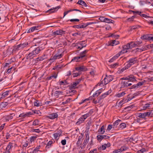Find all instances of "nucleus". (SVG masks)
Returning <instances> with one entry per match:
<instances>
[{
    "label": "nucleus",
    "instance_id": "f257e3e1",
    "mask_svg": "<svg viewBox=\"0 0 153 153\" xmlns=\"http://www.w3.org/2000/svg\"><path fill=\"white\" fill-rule=\"evenodd\" d=\"M44 48L42 47L39 46L35 48L27 56V59H30L36 56L37 55L40 53L43 50Z\"/></svg>",
    "mask_w": 153,
    "mask_h": 153
},
{
    "label": "nucleus",
    "instance_id": "f03ea898",
    "mask_svg": "<svg viewBox=\"0 0 153 153\" xmlns=\"http://www.w3.org/2000/svg\"><path fill=\"white\" fill-rule=\"evenodd\" d=\"M151 113L150 112H147L143 113H139L138 114V117L145 119H146L150 116Z\"/></svg>",
    "mask_w": 153,
    "mask_h": 153
},
{
    "label": "nucleus",
    "instance_id": "7ed1b4c3",
    "mask_svg": "<svg viewBox=\"0 0 153 153\" xmlns=\"http://www.w3.org/2000/svg\"><path fill=\"white\" fill-rule=\"evenodd\" d=\"M15 114L14 113L10 114H9L5 115L2 118L4 121L7 122L13 119V117L15 116Z\"/></svg>",
    "mask_w": 153,
    "mask_h": 153
},
{
    "label": "nucleus",
    "instance_id": "20e7f679",
    "mask_svg": "<svg viewBox=\"0 0 153 153\" xmlns=\"http://www.w3.org/2000/svg\"><path fill=\"white\" fill-rule=\"evenodd\" d=\"M137 62V59L136 58H134L130 59L128 61L125 63V64H126L129 68Z\"/></svg>",
    "mask_w": 153,
    "mask_h": 153
},
{
    "label": "nucleus",
    "instance_id": "39448f33",
    "mask_svg": "<svg viewBox=\"0 0 153 153\" xmlns=\"http://www.w3.org/2000/svg\"><path fill=\"white\" fill-rule=\"evenodd\" d=\"M146 82V80H143L141 82H139L137 84H134L131 86L130 88V89H137V88H139L141 86L143 85L144 83Z\"/></svg>",
    "mask_w": 153,
    "mask_h": 153
},
{
    "label": "nucleus",
    "instance_id": "423d86ee",
    "mask_svg": "<svg viewBox=\"0 0 153 153\" xmlns=\"http://www.w3.org/2000/svg\"><path fill=\"white\" fill-rule=\"evenodd\" d=\"M132 85V83H130L129 81H122L121 85V88H124L128 87V86H130Z\"/></svg>",
    "mask_w": 153,
    "mask_h": 153
},
{
    "label": "nucleus",
    "instance_id": "0eeeda50",
    "mask_svg": "<svg viewBox=\"0 0 153 153\" xmlns=\"http://www.w3.org/2000/svg\"><path fill=\"white\" fill-rule=\"evenodd\" d=\"M127 52V51H125V50H122V51L119 52L118 53L115 55L114 57H113L109 61V62H112L114 61V60L118 58L122 53H123Z\"/></svg>",
    "mask_w": 153,
    "mask_h": 153
},
{
    "label": "nucleus",
    "instance_id": "6e6552de",
    "mask_svg": "<svg viewBox=\"0 0 153 153\" xmlns=\"http://www.w3.org/2000/svg\"><path fill=\"white\" fill-rule=\"evenodd\" d=\"M111 146V144L110 143H108L107 144L105 143L98 147V150L100 152H101L102 150L105 149L107 147H110Z\"/></svg>",
    "mask_w": 153,
    "mask_h": 153
},
{
    "label": "nucleus",
    "instance_id": "1a4fd4ad",
    "mask_svg": "<svg viewBox=\"0 0 153 153\" xmlns=\"http://www.w3.org/2000/svg\"><path fill=\"white\" fill-rule=\"evenodd\" d=\"M75 70L79 73L81 72H84L87 70V68L84 66H79L75 68Z\"/></svg>",
    "mask_w": 153,
    "mask_h": 153
},
{
    "label": "nucleus",
    "instance_id": "9d476101",
    "mask_svg": "<svg viewBox=\"0 0 153 153\" xmlns=\"http://www.w3.org/2000/svg\"><path fill=\"white\" fill-rule=\"evenodd\" d=\"M33 114V113L30 112L23 113L19 115V117H21L22 118H25L29 117Z\"/></svg>",
    "mask_w": 153,
    "mask_h": 153
},
{
    "label": "nucleus",
    "instance_id": "9b49d317",
    "mask_svg": "<svg viewBox=\"0 0 153 153\" xmlns=\"http://www.w3.org/2000/svg\"><path fill=\"white\" fill-rule=\"evenodd\" d=\"M88 51L87 50H85L84 51L81 52L79 53V56L82 59L83 61H84L86 59V53H87Z\"/></svg>",
    "mask_w": 153,
    "mask_h": 153
},
{
    "label": "nucleus",
    "instance_id": "f8f14e48",
    "mask_svg": "<svg viewBox=\"0 0 153 153\" xmlns=\"http://www.w3.org/2000/svg\"><path fill=\"white\" fill-rule=\"evenodd\" d=\"M85 41H82L79 42L77 43V45H76V46L77 47V49H81L85 47L86 45V44L85 43H83V42Z\"/></svg>",
    "mask_w": 153,
    "mask_h": 153
},
{
    "label": "nucleus",
    "instance_id": "ddd939ff",
    "mask_svg": "<svg viewBox=\"0 0 153 153\" xmlns=\"http://www.w3.org/2000/svg\"><path fill=\"white\" fill-rule=\"evenodd\" d=\"M13 53V50L11 49H8L7 50L3 52V56L5 57L7 56L10 55Z\"/></svg>",
    "mask_w": 153,
    "mask_h": 153
},
{
    "label": "nucleus",
    "instance_id": "4468645a",
    "mask_svg": "<svg viewBox=\"0 0 153 153\" xmlns=\"http://www.w3.org/2000/svg\"><path fill=\"white\" fill-rule=\"evenodd\" d=\"M109 137L105 135H98L97 136V140L99 142H100L104 139H108Z\"/></svg>",
    "mask_w": 153,
    "mask_h": 153
},
{
    "label": "nucleus",
    "instance_id": "2eb2a0df",
    "mask_svg": "<svg viewBox=\"0 0 153 153\" xmlns=\"http://www.w3.org/2000/svg\"><path fill=\"white\" fill-rule=\"evenodd\" d=\"M63 55V53H61L60 54H56L52 57L50 59L52 62L54 61V60L57 59H59L61 58Z\"/></svg>",
    "mask_w": 153,
    "mask_h": 153
},
{
    "label": "nucleus",
    "instance_id": "dca6fc26",
    "mask_svg": "<svg viewBox=\"0 0 153 153\" xmlns=\"http://www.w3.org/2000/svg\"><path fill=\"white\" fill-rule=\"evenodd\" d=\"M13 147V143L10 142L7 146L6 149V153H10L11 148Z\"/></svg>",
    "mask_w": 153,
    "mask_h": 153
},
{
    "label": "nucleus",
    "instance_id": "f3484780",
    "mask_svg": "<svg viewBox=\"0 0 153 153\" xmlns=\"http://www.w3.org/2000/svg\"><path fill=\"white\" fill-rule=\"evenodd\" d=\"M85 138L83 143V146H85L88 142L89 139V135L88 133H86L85 134Z\"/></svg>",
    "mask_w": 153,
    "mask_h": 153
},
{
    "label": "nucleus",
    "instance_id": "a211bd4d",
    "mask_svg": "<svg viewBox=\"0 0 153 153\" xmlns=\"http://www.w3.org/2000/svg\"><path fill=\"white\" fill-rule=\"evenodd\" d=\"M28 44L27 43H25L23 44H21L16 46L15 48L16 49H20L21 48H23L26 47Z\"/></svg>",
    "mask_w": 153,
    "mask_h": 153
},
{
    "label": "nucleus",
    "instance_id": "6ab92c4d",
    "mask_svg": "<svg viewBox=\"0 0 153 153\" xmlns=\"http://www.w3.org/2000/svg\"><path fill=\"white\" fill-rule=\"evenodd\" d=\"M58 116V114L56 113H53L50 114L48 116V118L51 119H53L57 118Z\"/></svg>",
    "mask_w": 153,
    "mask_h": 153
},
{
    "label": "nucleus",
    "instance_id": "aec40b11",
    "mask_svg": "<svg viewBox=\"0 0 153 153\" xmlns=\"http://www.w3.org/2000/svg\"><path fill=\"white\" fill-rule=\"evenodd\" d=\"M128 81L130 82H135L137 81L136 77L133 75L130 74L128 76Z\"/></svg>",
    "mask_w": 153,
    "mask_h": 153
},
{
    "label": "nucleus",
    "instance_id": "412c9836",
    "mask_svg": "<svg viewBox=\"0 0 153 153\" xmlns=\"http://www.w3.org/2000/svg\"><path fill=\"white\" fill-rule=\"evenodd\" d=\"M65 33V31L61 30H57L53 32L54 35H62Z\"/></svg>",
    "mask_w": 153,
    "mask_h": 153
},
{
    "label": "nucleus",
    "instance_id": "4be33fe9",
    "mask_svg": "<svg viewBox=\"0 0 153 153\" xmlns=\"http://www.w3.org/2000/svg\"><path fill=\"white\" fill-rule=\"evenodd\" d=\"M119 43V42L116 40H114L112 41H110L108 42V46L111 45L113 46L114 45H116Z\"/></svg>",
    "mask_w": 153,
    "mask_h": 153
},
{
    "label": "nucleus",
    "instance_id": "5701e85b",
    "mask_svg": "<svg viewBox=\"0 0 153 153\" xmlns=\"http://www.w3.org/2000/svg\"><path fill=\"white\" fill-rule=\"evenodd\" d=\"M125 66L122 68H119L118 71V72L119 74H122L125 70L129 68L128 66L126 64H125Z\"/></svg>",
    "mask_w": 153,
    "mask_h": 153
},
{
    "label": "nucleus",
    "instance_id": "b1692460",
    "mask_svg": "<svg viewBox=\"0 0 153 153\" xmlns=\"http://www.w3.org/2000/svg\"><path fill=\"white\" fill-rule=\"evenodd\" d=\"M75 61L76 62L83 61L82 59L79 56H76L74 57L71 60V61Z\"/></svg>",
    "mask_w": 153,
    "mask_h": 153
},
{
    "label": "nucleus",
    "instance_id": "393cba45",
    "mask_svg": "<svg viewBox=\"0 0 153 153\" xmlns=\"http://www.w3.org/2000/svg\"><path fill=\"white\" fill-rule=\"evenodd\" d=\"M9 91H7L4 92L1 94V97H0V99H3L5 97H7L9 95Z\"/></svg>",
    "mask_w": 153,
    "mask_h": 153
},
{
    "label": "nucleus",
    "instance_id": "a878e982",
    "mask_svg": "<svg viewBox=\"0 0 153 153\" xmlns=\"http://www.w3.org/2000/svg\"><path fill=\"white\" fill-rule=\"evenodd\" d=\"M131 43H128L126 45H124L123 46V50L127 51V50H128L130 48H131Z\"/></svg>",
    "mask_w": 153,
    "mask_h": 153
},
{
    "label": "nucleus",
    "instance_id": "bb28decb",
    "mask_svg": "<svg viewBox=\"0 0 153 153\" xmlns=\"http://www.w3.org/2000/svg\"><path fill=\"white\" fill-rule=\"evenodd\" d=\"M121 121V120H118L115 121L112 125L113 126V128L115 129L117 127V126L119 125V123Z\"/></svg>",
    "mask_w": 153,
    "mask_h": 153
},
{
    "label": "nucleus",
    "instance_id": "cd10ccee",
    "mask_svg": "<svg viewBox=\"0 0 153 153\" xmlns=\"http://www.w3.org/2000/svg\"><path fill=\"white\" fill-rule=\"evenodd\" d=\"M150 36V34H145L143 36H141L140 37V38L142 39L148 40H149Z\"/></svg>",
    "mask_w": 153,
    "mask_h": 153
},
{
    "label": "nucleus",
    "instance_id": "c85d7f7f",
    "mask_svg": "<svg viewBox=\"0 0 153 153\" xmlns=\"http://www.w3.org/2000/svg\"><path fill=\"white\" fill-rule=\"evenodd\" d=\"M150 103H146L144 104H143L142 106H143V110H146V109L149 108V107H150Z\"/></svg>",
    "mask_w": 153,
    "mask_h": 153
},
{
    "label": "nucleus",
    "instance_id": "c756f323",
    "mask_svg": "<svg viewBox=\"0 0 153 153\" xmlns=\"http://www.w3.org/2000/svg\"><path fill=\"white\" fill-rule=\"evenodd\" d=\"M34 106L38 107L41 106L42 105V104L40 101L38 100H36L34 102Z\"/></svg>",
    "mask_w": 153,
    "mask_h": 153
},
{
    "label": "nucleus",
    "instance_id": "7c9ffc66",
    "mask_svg": "<svg viewBox=\"0 0 153 153\" xmlns=\"http://www.w3.org/2000/svg\"><path fill=\"white\" fill-rule=\"evenodd\" d=\"M85 120L83 118L82 116L78 120V121H77L76 123V124L77 125H79L80 124L83 123L85 121Z\"/></svg>",
    "mask_w": 153,
    "mask_h": 153
},
{
    "label": "nucleus",
    "instance_id": "2f4dec72",
    "mask_svg": "<svg viewBox=\"0 0 153 153\" xmlns=\"http://www.w3.org/2000/svg\"><path fill=\"white\" fill-rule=\"evenodd\" d=\"M62 133L61 131H58L57 132L54 133L53 134V136L54 138L56 139H58V138H57L59 137L61 135Z\"/></svg>",
    "mask_w": 153,
    "mask_h": 153
},
{
    "label": "nucleus",
    "instance_id": "473e14b6",
    "mask_svg": "<svg viewBox=\"0 0 153 153\" xmlns=\"http://www.w3.org/2000/svg\"><path fill=\"white\" fill-rule=\"evenodd\" d=\"M126 127V124L125 123H122L119 125L117 128V129H121L124 128Z\"/></svg>",
    "mask_w": 153,
    "mask_h": 153
},
{
    "label": "nucleus",
    "instance_id": "72a5a7b5",
    "mask_svg": "<svg viewBox=\"0 0 153 153\" xmlns=\"http://www.w3.org/2000/svg\"><path fill=\"white\" fill-rule=\"evenodd\" d=\"M77 4L85 7L87 6V5L86 3L84 1L82 0L79 1Z\"/></svg>",
    "mask_w": 153,
    "mask_h": 153
},
{
    "label": "nucleus",
    "instance_id": "f704fd0d",
    "mask_svg": "<svg viewBox=\"0 0 153 153\" xmlns=\"http://www.w3.org/2000/svg\"><path fill=\"white\" fill-rule=\"evenodd\" d=\"M109 82L106 76L104 78V79L102 81L101 83V84L102 85H106Z\"/></svg>",
    "mask_w": 153,
    "mask_h": 153
},
{
    "label": "nucleus",
    "instance_id": "c9c22d12",
    "mask_svg": "<svg viewBox=\"0 0 153 153\" xmlns=\"http://www.w3.org/2000/svg\"><path fill=\"white\" fill-rule=\"evenodd\" d=\"M78 11L80 12H81L79 10H77L76 9H71L70 10H69L68 11H65L64 13V16L63 17H65V16L68 13H69L73 11Z\"/></svg>",
    "mask_w": 153,
    "mask_h": 153
},
{
    "label": "nucleus",
    "instance_id": "e433bc0d",
    "mask_svg": "<svg viewBox=\"0 0 153 153\" xmlns=\"http://www.w3.org/2000/svg\"><path fill=\"white\" fill-rule=\"evenodd\" d=\"M59 8V6H57L55 8H53V9H51L49 10L48 11L50 13L55 12L57 11V10Z\"/></svg>",
    "mask_w": 153,
    "mask_h": 153
},
{
    "label": "nucleus",
    "instance_id": "4c0bfd02",
    "mask_svg": "<svg viewBox=\"0 0 153 153\" xmlns=\"http://www.w3.org/2000/svg\"><path fill=\"white\" fill-rule=\"evenodd\" d=\"M98 132L100 133V134H104L105 132V130L104 128V126L103 125L100 129L98 130Z\"/></svg>",
    "mask_w": 153,
    "mask_h": 153
},
{
    "label": "nucleus",
    "instance_id": "58836bf2",
    "mask_svg": "<svg viewBox=\"0 0 153 153\" xmlns=\"http://www.w3.org/2000/svg\"><path fill=\"white\" fill-rule=\"evenodd\" d=\"M53 142L52 141L50 140L47 143L45 147L46 149H48L51 147L52 145Z\"/></svg>",
    "mask_w": 153,
    "mask_h": 153
},
{
    "label": "nucleus",
    "instance_id": "ea45409f",
    "mask_svg": "<svg viewBox=\"0 0 153 153\" xmlns=\"http://www.w3.org/2000/svg\"><path fill=\"white\" fill-rule=\"evenodd\" d=\"M102 92V91L101 89L95 92L94 94L93 95V97H95L96 96L97 97L98 95H99Z\"/></svg>",
    "mask_w": 153,
    "mask_h": 153
},
{
    "label": "nucleus",
    "instance_id": "a19ab883",
    "mask_svg": "<svg viewBox=\"0 0 153 153\" xmlns=\"http://www.w3.org/2000/svg\"><path fill=\"white\" fill-rule=\"evenodd\" d=\"M81 80V79H79L74 82L72 85V87L74 88L79 83Z\"/></svg>",
    "mask_w": 153,
    "mask_h": 153
},
{
    "label": "nucleus",
    "instance_id": "79ce46f5",
    "mask_svg": "<svg viewBox=\"0 0 153 153\" xmlns=\"http://www.w3.org/2000/svg\"><path fill=\"white\" fill-rule=\"evenodd\" d=\"M62 92L61 91H55L54 93V95L55 96L59 97V96L60 94H62Z\"/></svg>",
    "mask_w": 153,
    "mask_h": 153
},
{
    "label": "nucleus",
    "instance_id": "37998d69",
    "mask_svg": "<svg viewBox=\"0 0 153 153\" xmlns=\"http://www.w3.org/2000/svg\"><path fill=\"white\" fill-rule=\"evenodd\" d=\"M91 114L90 112L88 113H87L83 115L82 116V117L85 120L88 117H89L91 116Z\"/></svg>",
    "mask_w": 153,
    "mask_h": 153
},
{
    "label": "nucleus",
    "instance_id": "c03bdc74",
    "mask_svg": "<svg viewBox=\"0 0 153 153\" xmlns=\"http://www.w3.org/2000/svg\"><path fill=\"white\" fill-rule=\"evenodd\" d=\"M40 26H33L30 28V30L32 32L35 30H38V28Z\"/></svg>",
    "mask_w": 153,
    "mask_h": 153
},
{
    "label": "nucleus",
    "instance_id": "a18cd8bd",
    "mask_svg": "<svg viewBox=\"0 0 153 153\" xmlns=\"http://www.w3.org/2000/svg\"><path fill=\"white\" fill-rule=\"evenodd\" d=\"M126 93L124 92H122L121 93H120L117 94H116V96L117 97H120L124 95Z\"/></svg>",
    "mask_w": 153,
    "mask_h": 153
},
{
    "label": "nucleus",
    "instance_id": "49530a36",
    "mask_svg": "<svg viewBox=\"0 0 153 153\" xmlns=\"http://www.w3.org/2000/svg\"><path fill=\"white\" fill-rule=\"evenodd\" d=\"M105 19V20H104V22L108 23H113V22H114L113 20L110 19H108L107 18H106Z\"/></svg>",
    "mask_w": 153,
    "mask_h": 153
},
{
    "label": "nucleus",
    "instance_id": "de8ad7c7",
    "mask_svg": "<svg viewBox=\"0 0 153 153\" xmlns=\"http://www.w3.org/2000/svg\"><path fill=\"white\" fill-rule=\"evenodd\" d=\"M106 76L109 82L111 81L113 79V76L109 75L108 76H107V75H106Z\"/></svg>",
    "mask_w": 153,
    "mask_h": 153
},
{
    "label": "nucleus",
    "instance_id": "09e8293b",
    "mask_svg": "<svg viewBox=\"0 0 153 153\" xmlns=\"http://www.w3.org/2000/svg\"><path fill=\"white\" fill-rule=\"evenodd\" d=\"M57 75H52L50 76L47 77V78H46V80H49L52 79L53 78L56 79L57 78Z\"/></svg>",
    "mask_w": 153,
    "mask_h": 153
},
{
    "label": "nucleus",
    "instance_id": "8fccbe9b",
    "mask_svg": "<svg viewBox=\"0 0 153 153\" xmlns=\"http://www.w3.org/2000/svg\"><path fill=\"white\" fill-rule=\"evenodd\" d=\"M59 83L60 85H66L68 84V82L66 80H65L64 81H61L59 82Z\"/></svg>",
    "mask_w": 153,
    "mask_h": 153
},
{
    "label": "nucleus",
    "instance_id": "3c124183",
    "mask_svg": "<svg viewBox=\"0 0 153 153\" xmlns=\"http://www.w3.org/2000/svg\"><path fill=\"white\" fill-rule=\"evenodd\" d=\"M39 121L38 120H35L33 122L32 125L35 126L38 125L39 124Z\"/></svg>",
    "mask_w": 153,
    "mask_h": 153
},
{
    "label": "nucleus",
    "instance_id": "603ef678",
    "mask_svg": "<svg viewBox=\"0 0 153 153\" xmlns=\"http://www.w3.org/2000/svg\"><path fill=\"white\" fill-rule=\"evenodd\" d=\"M120 149L122 152H123V151L127 150L128 149V147L127 146L125 145H123L121 147Z\"/></svg>",
    "mask_w": 153,
    "mask_h": 153
},
{
    "label": "nucleus",
    "instance_id": "864d4df0",
    "mask_svg": "<svg viewBox=\"0 0 153 153\" xmlns=\"http://www.w3.org/2000/svg\"><path fill=\"white\" fill-rule=\"evenodd\" d=\"M120 148L118 149H117L115 150L113 152V153H120L122 152Z\"/></svg>",
    "mask_w": 153,
    "mask_h": 153
},
{
    "label": "nucleus",
    "instance_id": "5fc2aeb1",
    "mask_svg": "<svg viewBox=\"0 0 153 153\" xmlns=\"http://www.w3.org/2000/svg\"><path fill=\"white\" fill-rule=\"evenodd\" d=\"M71 100V98L68 99L66 100H65V101L63 102L62 103V104L65 105V104H66L68 103H69L70 102V100Z\"/></svg>",
    "mask_w": 153,
    "mask_h": 153
},
{
    "label": "nucleus",
    "instance_id": "6e6d98bb",
    "mask_svg": "<svg viewBox=\"0 0 153 153\" xmlns=\"http://www.w3.org/2000/svg\"><path fill=\"white\" fill-rule=\"evenodd\" d=\"M109 91H107L105 93L101 95L102 97V98H104L107 95H109Z\"/></svg>",
    "mask_w": 153,
    "mask_h": 153
},
{
    "label": "nucleus",
    "instance_id": "4d7b16f0",
    "mask_svg": "<svg viewBox=\"0 0 153 153\" xmlns=\"http://www.w3.org/2000/svg\"><path fill=\"white\" fill-rule=\"evenodd\" d=\"M152 19H147L146 20L147 22L149 23V24H151L152 25H153V21L152 20Z\"/></svg>",
    "mask_w": 153,
    "mask_h": 153
},
{
    "label": "nucleus",
    "instance_id": "13d9d810",
    "mask_svg": "<svg viewBox=\"0 0 153 153\" xmlns=\"http://www.w3.org/2000/svg\"><path fill=\"white\" fill-rule=\"evenodd\" d=\"M130 43L131 44V48L133 47L137 46V44L136 43V42H135L134 43L133 42H131Z\"/></svg>",
    "mask_w": 153,
    "mask_h": 153
},
{
    "label": "nucleus",
    "instance_id": "bf43d9fd",
    "mask_svg": "<svg viewBox=\"0 0 153 153\" xmlns=\"http://www.w3.org/2000/svg\"><path fill=\"white\" fill-rule=\"evenodd\" d=\"M146 152L145 149H141L138 151L136 153H144V152Z\"/></svg>",
    "mask_w": 153,
    "mask_h": 153
},
{
    "label": "nucleus",
    "instance_id": "052dcab7",
    "mask_svg": "<svg viewBox=\"0 0 153 153\" xmlns=\"http://www.w3.org/2000/svg\"><path fill=\"white\" fill-rule=\"evenodd\" d=\"M112 128H113V125H108L107 128V130L108 131H110L111 130Z\"/></svg>",
    "mask_w": 153,
    "mask_h": 153
},
{
    "label": "nucleus",
    "instance_id": "680f3d73",
    "mask_svg": "<svg viewBox=\"0 0 153 153\" xmlns=\"http://www.w3.org/2000/svg\"><path fill=\"white\" fill-rule=\"evenodd\" d=\"M89 24H88L89 25ZM88 24L86 25L85 24H83L82 25H80V27H79L80 28H83L85 27H86Z\"/></svg>",
    "mask_w": 153,
    "mask_h": 153
},
{
    "label": "nucleus",
    "instance_id": "e2e57ef3",
    "mask_svg": "<svg viewBox=\"0 0 153 153\" xmlns=\"http://www.w3.org/2000/svg\"><path fill=\"white\" fill-rule=\"evenodd\" d=\"M140 16L146 18H147V19H152V18L151 17L148 16L145 14H142V13H141Z\"/></svg>",
    "mask_w": 153,
    "mask_h": 153
},
{
    "label": "nucleus",
    "instance_id": "0e129e2a",
    "mask_svg": "<svg viewBox=\"0 0 153 153\" xmlns=\"http://www.w3.org/2000/svg\"><path fill=\"white\" fill-rule=\"evenodd\" d=\"M118 65V63H116L114 64L111 65V67L112 68H115Z\"/></svg>",
    "mask_w": 153,
    "mask_h": 153
},
{
    "label": "nucleus",
    "instance_id": "69168bd1",
    "mask_svg": "<svg viewBox=\"0 0 153 153\" xmlns=\"http://www.w3.org/2000/svg\"><path fill=\"white\" fill-rule=\"evenodd\" d=\"M80 73H74L73 74V76L74 77H76L79 75L80 74Z\"/></svg>",
    "mask_w": 153,
    "mask_h": 153
},
{
    "label": "nucleus",
    "instance_id": "338daca9",
    "mask_svg": "<svg viewBox=\"0 0 153 153\" xmlns=\"http://www.w3.org/2000/svg\"><path fill=\"white\" fill-rule=\"evenodd\" d=\"M39 148H38V147H36L33 152V153H36L39 151Z\"/></svg>",
    "mask_w": 153,
    "mask_h": 153
},
{
    "label": "nucleus",
    "instance_id": "774afa93",
    "mask_svg": "<svg viewBox=\"0 0 153 153\" xmlns=\"http://www.w3.org/2000/svg\"><path fill=\"white\" fill-rule=\"evenodd\" d=\"M10 137V134L9 133H7L5 136V138L6 139V140H8Z\"/></svg>",
    "mask_w": 153,
    "mask_h": 153
}]
</instances>
